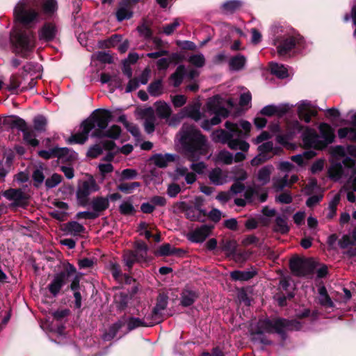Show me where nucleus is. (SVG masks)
<instances>
[{"mask_svg": "<svg viewBox=\"0 0 356 356\" xmlns=\"http://www.w3.org/2000/svg\"><path fill=\"white\" fill-rule=\"evenodd\" d=\"M251 127V124L246 120H241L238 123L226 122L225 127L227 131L219 129L213 131L212 139L215 142L227 144L232 149L247 152L250 145L243 138L249 136Z\"/></svg>", "mask_w": 356, "mask_h": 356, "instance_id": "obj_1", "label": "nucleus"}, {"mask_svg": "<svg viewBox=\"0 0 356 356\" xmlns=\"http://www.w3.org/2000/svg\"><path fill=\"white\" fill-rule=\"evenodd\" d=\"M179 135L180 143L184 147L189 160L195 161L202 156H211V154L207 156L209 145L206 138L192 124L184 123Z\"/></svg>", "mask_w": 356, "mask_h": 356, "instance_id": "obj_2", "label": "nucleus"}, {"mask_svg": "<svg viewBox=\"0 0 356 356\" xmlns=\"http://www.w3.org/2000/svg\"><path fill=\"white\" fill-rule=\"evenodd\" d=\"M111 113L107 110H103L83 122L80 127V131L71 136L67 142L70 144L84 143L90 133L94 137H102V133L108 126L111 119Z\"/></svg>", "mask_w": 356, "mask_h": 356, "instance_id": "obj_3", "label": "nucleus"}, {"mask_svg": "<svg viewBox=\"0 0 356 356\" xmlns=\"http://www.w3.org/2000/svg\"><path fill=\"white\" fill-rule=\"evenodd\" d=\"M300 325L296 321H289L285 319L268 318L260 319L257 323H252L250 332L252 340L260 341L263 343H268L264 334L266 333L276 332L282 334L286 330H298Z\"/></svg>", "mask_w": 356, "mask_h": 356, "instance_id": "obj_4", "label": "nucleus"}, {"mask_svg": "<svg viewBox=\"0 0 356 356\" xmlns=\"http://www.w3.org/2000/svg\"><path fill=\"white\" fill-rule=\"evenodd\" d=\"M277 35L274 40L280 56H285L293 49L296 48L302 40V38L291 30L278 28L276 31Z\"/></svg>", "mask_w": 356, "mask_h": 356, "instance_id": "obj_5", "label": "nucleus"}, {"mask_svg": "<svg viewBox=\"0 0 356 356\" xmlns=\"http://www.w3.org/2000/svg\"><path fill=\"white\" fill-rule=\"evenodd\" d=\"M12 41L18 54L25 56L35 47V37L31 31L16 28L12 33Z\"/></svg>", "mask_w": 356, "mask_h": 356, "instance_id": "obj_6", "label": "nucleus"}, {"mask_svg": "<svg viewBox=\"0 0 356 356\" xmlns=\"http://www.w3.org/2000/svg\"><path fill=\"white\" fill-rule=\"evenodd\" d=\"M33 6L32 0H20L14 10L15 19L23 24L37 20L39 13L33 8Z\"/></svg>", "mask_w": 356, "mask_h": 356, "instance_id": "obj_7", "label": "nucleus"}, {"mask_svg": "<svg viewBox=\"0 0 356 356\" xmlns=\"http://www.w3.org/2000/svg\"><path fill=\"white\" fill-rule=\"evenodd\" d=\"M217 99L216 97L210 99L207 104V108L211 112L214 113L215 116L211 120H205L202 122L201 127L205 130H209L213 125L218 124L221 122V117L226 118L228 115L227 109L216 106Z\"/></svg>", "mask_w": 356, "mask_h": 356, "instance_id": "obj_8", "label": "nucleus"}, {"mask_svg": "<svg viewBox=\"0 0 356 356\" xmlns=\"http://www.w3.org/2000/svg\"><path fill=\"white\" fill-rule=\"evenodd\" d=\"M99 186L95 179L90 176L87 179L83 181L78 186L76 197L79 204L84 206L88 202V196L94 192L99 191Z\"/></svg>", "mask_w": 356, "mask_h": 356, "instance_id": "obj_9", "label": "nucleus"}, {"mask_svg": "<svg viewBox=\"0 0 356 356\" xmlns=\"http://www.w3.org/2000/svg\"><path fill=\"white\" fill-rule=\"evenodd\" d=\"M75 272V268L72 265L70 264L66 271H61L56 273L47 286L50 293L54 297L57 296L63 286L66 284L69 275L74 273Z\"/></svg>", "mask_w": 356, "mask_h": 356, "instance_id": "obj_10", "label": "nucleus"}, {"mask_svg": "<svg viewBox=\"0 0 356 356\" xmlns=\"http://www.w3.org/2000/svg\"><path fill=\"white\" fill-rule=\"evenodd\" d=\"M314 268V263L311 259L293 258L290 260L291 270L297 276H305L311 273Z\"/></svg>", "mask_w": 356, "mask_h": 356, "instance_id": "obj_11", "label": "nucleus"}, {"mask_svg": "<svg viewBox=\"0 0 356 356\" xmlns=\"http://www.w3.org/2000/svg\"><path fill=\"white\" fill-rule=\"evenodd\" d=\"M302 140L306 147H312L316 149H323L325 147V143H323L321 136L314 129L309 127H306L303 131Z\"/></svg>", "mask_w": 356, "mask_h": 356, "instance_id": "obj_12", "label": "nucleus"}, {"mask_svg": "<svg viewBox=\"0 0 356 356\" xmlns=\"http://www.w3.org/2000/svg\"><path fill=\"white\" fill-rule=\"evenodd\" d=\"M355 166L354 162L352 160L345 161L342 164H334L329 169V175L330 177L337 181L342 177H347L350 175H347L348 168Z\"/></svg>", "mask_w": 356, "mask_h": 356, "instance_id": "obj_13", "label": "nucleus"}, {"mask_svg": "<svg viewBox=\"0 0 356 356\" xmlns=\"http://www.w3.org/2000/svg\"><path fill=\"white\" fill-rule=\"evenodd\" d=\"M317 111L315 110L310 102L303 100L298 103V115L300 119L306 123H309L311 118L315 116Z\"/></svg>", "mask_w": 356, "mask_h": 356, "instance_id": "obj_14", "label": "nucleus"}, {"mask_svg": "<svg viewBox=\"0 0 356 356\" xmlns=\"http://www.w3.org/2000/svg\"><path fill=\"white\" fill-rule=\"evenodd\" d=\"M258 150L259 152V154L251 161V164L252 165H257L266 161L267 159V157L265 155L266 154L273 152V154H275L278 153V149L273 147V143L271 141L266 142L259 145Z\"/></svg>", "mask_w": 356, "mask_h": 356, "instance_id": "obj_15", "label": "nucleus"}, {"mask_svg": "<svg viewBox=\"0 0 356 356\" xmlns=\"http://www.w3.org/2000/svg\"><path fill=\"white\" fill-rule=\"evenodd\" d=\"M211 229L212 227L203 225L190 232L188 238L192 242L202 243L210 235Z\"/></svg>", "mask_w": 356, "mask_h": 356, "instance_id": "obj_16", "label": "nucleus"}, {"mask_svg": "<svg viewBox=\"0 0 356 356\" xmlns=\"http://www.w3.org/2000/svg\"><path fill=\"white\" fill-rule=\"evenodd\" d=\"M167 305L168 297L164 295H159L156 306L154 307L152 314V321L155 324L161 321L162 312L166 308Z\"/></svg>", "mask_w": 356, "mask_h": 356, "instance_id": "obj_17", "label": "nucleus"}, {"mask_svg": "<svg viewBox=\"0 0 356 356\" xmlns=\"http://www.w3.org/2000/svg\"><path fill=\"white\" fill-rule=\"evenodd\" d=\"M209 177L211 183L217 186L222 185L230 180L228 172L224 171L219 168L213 169L209 172Z\"/></svg>", "mask_w": 356, "mask_h": 356, "instance_id": "obj_18", "label": "nucleus"}, {"mask_svg": "<svg viewBox=\"0 0 356 356\" xmlns=\"http://www.w3.org/2000/svg\"><path fill=\"white\" fill-rule=\"evenodd\" d=\"M321 134V138L323 143H325V147L333 143L334 139V133L333 129L327 123H321L318 127Z\"/></svg>", "mask_w": 356, "mask_h": 356, "instance_id": "obj_19", "label": "nucleus"}, {"mask_svg": "<svg viewBox=\"0 0 356 356\" xmlns=\"http://www.w3.org/2000/svg\"><path fill=\"white\" fill-rule=\"evenodd\" d=\"M133 16L132 7L126 3L124 0L119 3V7L116 11V18L118 22L124 19H129Z\"/></svg>", "mask_w": 356, "mask_h": 356, "instance_id": "obj_20", "label": "nucleus"}, {"mask_svg": "<svg viewBox=\"0 0 356 356\" xmlns=\"http://www.w3.org/2000/svg\"><path fill=\"white\" fill-rule=\"evenodd\" d=\"M176 155L171 154H156L152 156L151 161L159 168H165L169 163L175 161Z\"/></svg>", "mask_w": 356, "mask_h": 356, "instance_id": "obj_21", "label": "nucleus"}, {"mask_svg": "<svg viewBox=\"0 0 356 356\" xmlns=\"http://www.w3.org/2000/svg\"><path fill=\"white\" fill-rule=\"evenodd\" d=\"M3 196L16 205L22 204L25 200V195L21 189L7 190L3 192Z\"/></svg>", "mask_w": 356, "mask_h": 356, "instance_id": "obj_22", "label": "nucleus"}, {"mask_svg": "<svg viewBox=\"0 0 356 356\" xmlns=\"http://www.w3.org/2000/svg\"><path fill=\"white\" fill-rule=\"evenodd\" d=\"M155 323L153 322H148L147 318L145 317L141 319L136 317H131L127 321V330L128 331L133 330L139 327H151Z\"/></svg>", "mask_w": 356, "mask_h": 356, "instance_id": "obj_23", "label": "nucleus"}, {"mask_svg": "<svg viewBox=\"0 0 356 356\" xmlns=\"http://www.w3.org/2000/svg\"><path fill=\"white\" fill-rule=\"evenodd\" d=\"M56 34V26L51 24H47L40 31L39 38L41 40L49 41L55 38Z\"/></svg>", "mask_w": 356, "mask_h": 356, "instance_id": "obj_24", "label": "nucleus"}, {"mask_svg": "<svg viewBox=\"0 0 356 356\" xmlns=\"http://www.w3.org/2000/svg\"><path fill=\"white\" fill-rule=\"evenodd\" d=\"M56 151H57L56 157L63 162L72 161L77 158V154L67 147H57Z\"/></svg>", "mask_w": 356, "mask_h": 356, "instance_id": "obj_25", "label": "nucleus"}, {"mask_svg": "<svg viewBox=\"0 0 356 356\" xmlns=\"http://www.w3.org/2000/svg\"><path fill=\"white\" fill-rule=\"evenodd\" d=\"M245 63L246 58L241 54H238L230 58L229 61V66L231 70L239 71L243 69Z\"/></svg>", "mask_w": 356, "mask_h": 356, "instance_id": "obj_26", "label": "nucleus"}, {"mask_svg": "<svg viewBox=\"0 0 356 356\" xmlns=\"http://www.w3.org/2000/svg\"><path fill=\"white\" fill-rule=\"evenodd\" d=\"M84 231L85 227L76 221L69 222L65 226V232L70 235L78 236Z\"/></svg>", "mask_w": 356, "mask_h": 356, "instance_id": "obj_27", "label": "nucleus"}, {"mask_svg": "<svg viewBox=\"0 0 356 356\" xmlns=\"http://www.w3.org/2000/svg\"><path fill=\"white\" fill-rule=\"evenodd\" d=\"M318 300L321 305L325 307H332L334 303L327 294V290L324 286L319 287Z\"/></svg>", "mask_w": 356, "mask_h": 356, "instance_id": "obj_28", "label": "nucleus"}, {"mask_svg": "<svg viewBox=\"0 0 356 356\" xmlns=\"http://www.w3.org/2000/svg\"><path fill=\"white\" fill-rule=\"evenodd\" d=\"M271 165L261 168L257 174V179L262 185L266 184L270 181V175L273 170Z\"/></svg>", "mask_w": 356, "mask_h": 356, "instance_id": "obj_29", "label": "nucleus"}, {"mask_svg": "<svg viewBox=\"0 0 356 356\" xmlns=\"http://www.w3.org/2000/svg\"><path fill=\"white\" fill-rule=\"evenodd\" d=\"M182 117H188L195 121L201 119V113L198 107L195 106H190L185 107L181 111Z\"/></svg>", "mask_w": 356, "mask_h": 356, "instance_id": "obj_30", "label": "nucleus"}, {"mask_svg": "<svg viewBox=\"0 0 356 356\" xmlns=\"http://www.w3.org/2000/svg\"><path fill=\"white\" fill-rule=\"evenodd\" d=\"M197 294L191 290H184L181 293V303L183 306L187 307L191 305L196 298Z\"/></svg>", "mask_w": 356, "mask_h": 356, "instance_id": "obj_31", "label": "nucleus"}, {"mask_svg": "<svg viewBox=\"0 0 356 356\" xmlns=\"http://www.w3.org/2000/svg\"><path fill=\"white\" fill-rule=\"evenodd\" d=\"M176 174L179 177H184L185 181L188 184H193L196 179V175L194 172H188V170L186 167H179L176 170Z\"/></svg>", "mask_w": 356, "mask_h": 356, "instance_id": "obj_32", "label": "nucleus"}, {"mask_svg": "<svg viewBox=\"0 0 356 356\" xmlns=\"http://www.w3.org/2000/svg\"><path fill=\"white\" fill-rule=\"evenodd\" d=\"M316 155L314 151H306L300 154H296L291 157V160L296 163L298 165L302 166L304 165L305 161L313 158Z\"/></svg>", "mask_w": 356, "mask_h": 356, "instance_id": "obj_33", "label": "nucleus"}, {"mask_svg": "<svg viewBox=\"0 0 356 356\" xmlns=\"http://www.w3.org/2000/svg\"><path fill=\"white\" fill-rule=\"evenodd\" d=\"M135 254L138 256V262L145 261L148 248L143 242H137L135 244Z\"/></svg>", "mask_w": 356, "mask_h": 356, "instance_id": "obj_34", "label": "nucleus"}, {"mask_svg": "<svg viewBox=\"0 0 356 356\" xmlns=\"http://www.w3.org/2000/svg\"><path fill=\"white\" fill-rule=\"evenodd\" d=\"M109 205L108 200L106 198L99 197L93 199L92 202V207L94 212L99 213L108 208Z\"/></svg>", "mask_w": 356, "mask_h": 356, "instance_id": "obj_35", "label": "nucleus"}, {"mask_svg": "<svg viewBox=\"0 0 356 356\" xmlns=\"http://www.w3.org/2000/svg\"><path fill=\"white\" fill-rule=\"evenodd\" d=\"M156 110L157 115L161 118H168L171 114V108L168 104L163 102L156 103Z\"/></svg>", "mask_w": 356, "mask_h": 356, "instance_id": "obj_36", "label": "nucleus"}, {"mask_svg": "<svg viewBox=\"0 0 356 356\" xmlns=\"http://www.w3.org/2000/svg\"><path fill=\"white\" fill-rule=\"evenodd\" d=\"M270 71L272 74L280 79H284L288 76L287 69L283 65L272 63L270 64Z\"/></svg>", "mask_w": 356, "mask_h": 356, "instance_id": "obj_37", "label": "nucleus"}, {"mask_svg": "<svg viewBox=\"0 0 356 356\" xmlns=\"http://www.w3.org/2000/svg\"><path fill=\"white\" fill-rule=\"evenodd\" d=\"M186 69L184 65H179L177 67L175 72L173 73L170 76V79L172 81V84L174 86L177 87L181 84Z\"/></svg>", "mask_w": 356, "mask_h": 356, "instance_id": "obj_38", "label": "nucleus"}, {"mask_svg": "<svg viewBox=\"0 0 356 356\" xmlns=\"http://www.w3.org/2000/svg\"><path fill=\"white\" fill-rule=\"evenodd\" d=\"M179 252H182L181 249H177L169 243L162 245L158 250V254L161 256L175 255Z\"/></svg>", "mask_w": 356, "mask_h": 356, "instance_id": "obj_39", "label": "nucleus"}, {"mask_svg": "<svg viewBox=\"0 0 356 356\" xmlns=\"http://www.w3.org/2000/svg\"><path fill=\"white\" fill-rule=\"evenodd\" d=\"M140 186V182H122L118 185L117 188L121 192L129 194L134 192L137 188Z\"/></svg>", "mask_w": 356, "mask_h": 356, "instance_id": "obj_40", "label": "nucleus"}, {"mask_svg": "<svg viewBox=\"0 0 356 356\" xmlns=\"http://www.w3.org/2000/svg\"><path fill=\"white\" fill-rule=\"evenodd\" d=\"M254 273L250 271L235 270L230 273V276L234 280L247 281L252 278Z\"/></svg>", "mask_w": 356, "mask_h": 356, "instance_id": "obj_41", "label": "nucleus"}, {"mask_svg": "<svg viewBox=\"0 0 356 356\" xmlns=\"http://www.w3.org/2000/svg\"><path fill=\"white\" fill-rule=\"evenodd\" d=\"M241 6L240 1L236 0H230L227 2H225L222 5V9L223 12L226 14L232 13L238 9Z\"/></svg>", "mask_w": 356, "mask_h": 356, "instance_id": "obj_42", "label": "nucleus"}, {"mask_svg": "<svg viewBox=\"0 0 356 356\" xmlns=\"http://www.w3.org/2000/svg\"><path fill=\"white\" fill-rule=\"evenodd\" d=\"M275 230L281 234H286L289 232V227L284 217L277 216L276 218Z\"/></svg>", "mask_w": 356, "mask_h": 356, "instance_id": "obj_43", "label": "nucleus"}, {"mask_svg": "<svg viewBox=\"0 0 356 356\" xmlns=\"http://www.w3.org/2000/svg\"><path fill=\"white\" fill-rule=\"evenodd\" d=\"M273 188L277 191H281L284 187L289 186L287 175L284 176H277L273 179Z\"/></svg>", "mask_w": 356, "mask_h": 356, "instance_id": "obj_44", "label": "nucleus"}, {"mask_svg": "<svg viewBox=\"0 0 356 356\" xmlns=\"http://www.w3.org/2000/svg\"><path fill=\"white\" fill-rule=\"evenodd\" d=\"M35 136L34 131L28 128L23 132L24 140L32 147H36L39 144V141L35 138Z\"/></svg>", "mask_w": 356, "mask_h": 356, "instance_id": "obj_45", "label": "nucleus"}, {"mask_svg": "<svg viewBox=\"0 0 356 356\" xmlns=\"http://www.w3.org/2000/svg\"><path fill=\"white\" fill-rule=\"evenodd\" d=\"M100 81L102 83H109L110 85H114L115 87L119 88L121 86V81L117 77H112L108 74L103 73L100 76Z\"/></svg>", "mask_w": 356, "mask_h": 356, "instance_id": "obj_46", "label": "nucleus"}, {"mask_svg": "<svg viewBox=\"0 0 356 356\" xmlns=\"http://www.w3.org/2000/svg\"><path fill=\"white\" fill-rule=\"evenodd\" d=\"M234 156L233 154L228 151L222 150L220 151L216 157V161L218 162H221L225 164H231L233 161Z\"/></svg>", "mask_w": 356, "mask_h": 356, "instance_id": "obj_47", "label": "nucleus"}, {"mask_svg": "<svg viewBox=\"0 0 356 356\" xmlns=\"http://www.w3.org/2000/svg\"><path fill=\"white\" fill-rule=\"evenodd\" d=\"M123 326V323L121 321H119L114 323L113 325H111L109 328V330L107 333L104 334V340H109L112 338H113L118 330Z\"/></svg>", "mask_w": 356, "mask_h": 356, "instance_id": "obj_48", "label": "nucleus"}, {"mask_svg": "<svg viewBox=\"0 0 356 356\" xmlns=\"http://www.w3.org/2000/svg\"><path fill=\"white\" fill-rule=\"evenodd\" d=\"M120 127L118 125H113L108 130H104V132L102 133V137L106 136L112 139H117L120 137Z\"/></svg>", "mask_w": 356, "mask_h": 356, "instance_id": "obj_49", "label": "nucleus"}, {"mask_svg": "<svg viewBox=\"0 0 356 356\" xmlns=\"http://www.w3.org/2000/svg\"><path fill=\"white\" fill-rule=\"evenodd\" d=\"M123 260L127 268L130 269L135 262H138V256L132 251H127L124 254Z\"/></svg>", "mask_w": 356, "mask_h": 356, "instance_id": "obj_50", "label": "nucleus"}, {"mask_svg": "<svg viewBox=\"0 0 356 356\" xmlns=\"http://www.w3.org/2000/svg\"><path fill=\"white\" fill-rule=\"evenodd\" d=\"M20 85L21 82L19 81V77L16 75H13L10 78V81L6 86V88L12 92H17Z\"/></svg>", "mask_w": 356, "mask_h": 356, "instance_id": "obj_51", "label": "nucleus"}, {"mask_svg": "<svg viewBox=\"0 0 356 356\" xmlns=\"http://www.w3.org/2000/svg\"><path fill=\"white\" fill-rule=\"evenodd\" d=\"M221 249L229 254H234L236 248V242L234 240H225L220 244Z\"/></svg>", "mask_w": 356, "mask_h": 356, "instance_id": "obj_52", "label": "nucleus"}, {"mask_svg": "<svg viewBox=\"0 0 356 356\" xmlns=\"http://www.w3.org/2000/svg\"><path fill=\"white\" fill-rule=\"evenodd\" d=\"M188 62L197 67H202L205 63V58L202 54H194L188 58Z\"/></svg>", "mask_w": 356, "mask_h": 356, "instance_id": "obj_53", "label": "nucleus"}, {"mask_svg": "<svg viewBox=\"0 0 356 356\" xmlns=\"http://www.w3.org/2000/svg\"><path fill=\"white\" fill-rule=\"evenodd\" d=\"M148 92L152 96H159L162 94V83L161 81L152 83L148 87Z\"/></svg>", "mask_w": 356, "mask_h": 356, "instance_id": "obj_54", "label": "nucleus"}, {"mask_svg": "<svg viewBox=\"0 0 356 356\" xmlns=\"http://www.w3.org/2000/svg\"><path fill=\"white\" fill-rule=\"evenodd\" d=\"M42 8L45 13L52 14L57 10V1L56 0H44Z\"/></svg>", "mask_w": 356, "mask_h": 356, "instance_id": "obj_55", "label": "nucleus"}, {"mask_svg": "<svg viewBox=\"0 0 356 356\" xmlns=\"http://www.w3.org/2000/svg\"><path fill=\"white\" fill-rule=\"evenodd\" d=\"M138 173L136 170L127 168L123 170L120 173V181L131 180L135 179Z\"/></svg>", "mask_w": 356, "mask_h": 356, "instance_id": "obj_56", "label": "nucleus"}, {"mask_svg": "<svg viewBox=\"0 0 356 356\" xmlns=\"http://www.w3.org/2000/svg\"><path fill=\"white\" fill-rule=\"evenodd\" d=\"M34 128L38 131H45V127L47 124V119L42 115H38L33 120Z\"/></svg>", "mask_w": 356, "mask_h": 356, "instance_id": "obj_57", "label": "nucleus"}, {"mask_svg": "<svg viewBox=\"0 0 356 356\" xmlns=\"http://www.w3.org/2000/svg\"><path fill=\"white\" fill-rule=\"evenodd\" d=\"M302 128V126L298 120H293L287 124V129L290 136L300 132Z\"/></svg>", "mask_w": 356, "mask_h": 356, "instance_id": "obj_58", "label": "nucleus"}, {"mask_svg": "<svg viewBox=\"0 0 356 356\" xmlns=\"http://www.w3.org/2000/svg\"><path fill=\"white\" fill-rule=\"evenodd\" d=\"M62 177L56 173L53 174L51 177L46 179L45 185L47 188H54L60 183Z\"/></svg>", "mask_w": 356, "mask_h": 356, "instance_id": "obj_59", "label": "nucleus"}, {"mask_svg": "<svg viewBox=\"0 0 356 356\" xmlns=\"http://www.w3.org/2000/svg\"><path fill=\"white\" fill-rule=\"evenodd\" d=\"M348 183L351 184V187L356 192V167L352 166L348 168Z\"/></svg>", "mask_w": 356, "mask_h": 356, "instance_id": "obj_60", "label": "nucleus"}, {"mask_svg": "<svg viewBox=\"0 0 356 356\" xmlns=\"http://www.w3.org/2000/svg\"><path fill=\"white\" fill-rule=\"evenodd\" d=\"M103 152L102 147L97 144L90 147L88 151L87 155L90 158H96L99 156Z\"/></svg>", "mask_w": 356, "mask_h": 356, "instance_id": "obj_61", "label": "nucleus"}, {"mask_svg": "<svg viewBox=\"0 0 356 356\" xmlns=\"http://www.w3.org/2000/svg\"><path fill=\"white\" fill-rule=\"evenodd\" d=\"M120 211L124 215H130L134 212V206L127 202H124L120 205Z\"/></svg>", "mask_w": 356, "mask_h": 356, "instance_id": "obj_62", "label": "nucleus"}, {"mask_svg": "<svg viewBox=\"0 0 356 356\" xmlns=\"http://www.w3.org/2000/svg\"><path fill=\"white\" fill-rule=\"evenodd\" d=\"M180 25V22L178 19H175L173 22L165 25L163 27V33L168 35L172 34L174 31Z\"/></svg>", "mask_w": 356, "mask_h": 356, "instance_id": "obj_63", "label": "nucleus"}, {"mask_svg": "<svg viewBox=\"0 0 356 356\" xmlns=\"http://www.w3.org/2000/svg\"><path fill=\"white\" fill-rule=\"evenodd\" d=\"M111 271L112 275L116 280H118L119 282L122 281V274L121 273L120 266L118 264H111Z\"/></svg>", "mask_w": 356, "mask_h": 356, "instance_id": "obj_64", "label": "nucleus"}]
</instances>
